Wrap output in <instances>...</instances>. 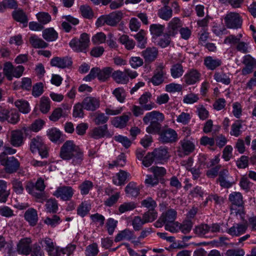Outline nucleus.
<instances>
[{
	"label": "nucleus",
	"instance_id": "1",
	"mask_svg": "<svg viewBox=\"0 0 256 256\" xmlns=\"http://www.w3.org/2000/svg\"><path fill=\"white\" fill-rule=\"evenodd\" d=\"M60 156L64 160H72V164L74 166L80 164L84 159L82 151L72 140H67L63 144Z\"/></svg>",
	"mask_w": 256,
	"mask_h": 256
},
{
	"label": "nucleus",
	"instance_id": "2",
	"mask_svg": "<svg viewBox=\"0 0 256 256\" xmlns=\"http://www.w3.org/2000/svg\"><path fill=\"white\" fill-rule=\"evenodd\" d=\"M164 119V115L156 110L148 112L143 118L144 122L150 124L146 128V131L148 134H155L159 131L160 128V122Z\"/></svg>",
	"mask_w": 256,
	"mask_h": 256
},
{
	"label": "nucleus",
	"instance_id": "3",
	"mask_svg": "<svg viewBox=\"0 0 256 256\" xmlns=\"http://www.w3.org/2000/svg\"><path fill=\"white\" fill-rule=\"evenodd\" d=\"M90 36L86 33H82L80 38H74L69 42L72 49L76 52H86L89 46Z\"/></svg>",
	"mask_w": 256,
	"mask_h": 256
},
{
	"label": "nucleus",
	"instance_id": "4",
	"mask_svg": "<svg viewBox=\"0 0 256 256\" xmlns=\"http://www.w3.org/2000/svg\"><path fill=\"white\" fill-rule=\"evenodd\" d=\"M138 76V72L129 68H126L124 71L118 70L112 74V78L119 84H124L128 83L129 79H134Z\"/></svg>",
	"mask_w": 256,
	"mask_h": 256
},
{
	"label": "nucleus",
	"instance_id": "5",
	"mask_svg": "<svg viewBox=\"0 0 256 256\" xmlns=\"http://www.w3.org/2000/svg\"><path fill=\"white\" fill-rule=\"evenodd\" d=\"M24 67L22 66H14L11 62H6L4 64L3 72L4 76L9 80H12L14 77L20 78L24 72Z\"/></svg>",
	"mask_w": 256,
	"mask_h": 256
},
{
	"label": "nucleus",
	"instance_id": "6",
	"mask_svg": "<svg viewBox=\"0 0 256 256\" xmlns=\"http://www.w3.org/2000/svg\"><path fill=\"white\" fill-rule=\"evenodd\" d=\"M32 128L30 127L23 128L22 130H16L11 132L10 144L14 146H20L22 144L23 133L26 136H31Z\"/></svg>",
	"mask_w": 256,
	"mask_h": 256
},
{
	"label": "nucleus",
	"instance_id": "7",
	"mask_svg": "<svg viewBox=\"0 0 256 256\" xmlns=\"http://www.w3.org/2000/svg\"><path fill=\"white\" fill-rule=\"evenodd\" d=\"M224 20L228 28L238 29L242 26V20L238 13L230 12L226 16Z\"/></svg>",
	"mask_w": 256,
	"mask_h": 256
},
{
	"label": "nucleus",
	"instance_id": "8",
	"mask_svg": "<svg viewBox=\"0 0 256 256\" xmlns=\"http://www.w3.org/2000/svg\"><path fill=\"white\" fill-rule=\"evenodd\" d=\"M74 194V190L70 186H58L53 192L52 195L64 201L71 200Z\"/></svg>",
	"mask_w": 256,
	"mask_h": 256
},
{
	"label": "nucleus",
	"instance_id": "9",
	"mask_svg": "<svg viewBox=\"0 0 256 256\" xmlns=\"http://www.w3.org/2000/svg\"><path fill=\"white\" fill-rule=\"evenodd\" d=\"M201 74L195 68L188 70L182 78V80L188 86L194 85L200 80Z\"/></svg>",
	"mask_w": 256,
	"mask_h": 256
},
{
	"label": "nucleus",
	"instance_id": "10",
	"mask_svg": "<svg viewBox=\"0 0 256 256\" xmlns=\"http://www.w3.org/2000/svg\"><path fill=\"white\" fill-rule=\"evenodd\" d=\"M33 148L36 149L42 158H46L48 156V148L44 143L41 136H37L33 138Z\"/></svg>",
	"mask_w": 256,
	"mask_h": 256
},
{
	"label": "nucleus",
	"instance_id": "11",
	"mask_svg": "<svg viewBox=\"0 0 256 256\" xmlns=\"http://www.w3.org/2000/svg\"><path fill=\"white\" fill-rule=\"evenodd\" d=\"M152 153L154 158L155 164H164L170 156L168 148L164 147L155 148Z\"/></svg>",
	"mask_w": 256,
	"mask_h": 256
},
{
	"label": "nucleus",
	"instance_id": "12",
	"mask_svg": "<svg viewBox=\"0 0 256 256\" xmlns=\"http://www.w3.org/2000/svg\"><path fill=\"white\" fill-rule=\"evenodd\" d=\"M72 64L71 58L68 56H56L51 59L50 64L52 66L65 68L71 66Z\"/></svg>",
	"mask_w": 256,
	"mask_h": 256
},
{
	"label": "nucleus",
	"instance_id": "13",
	"mask_svg": "<svg viewBox=\"0 0 256 256\" xmlns=\"http://www.w3.org/2000/svg\"><path fill=\"white\" fill-rule=\"evenodd\" d=\"M247 229L246 224H234L232 227L227 228L226 232L232 236L238 237L244 234Z\"/></svg>",
	"mask_w": 256,
	"mask_h": 256
},
{
	"label": "nucleus",
	"instance_id": "14",
	"mask_svg": "<svg viewBox=\"0 0 256 256\" xmlns=\"http://www.w3.org/2000/svg\"><path fill=\"white\" fill-rule=\"evenodd\" d=\"M164 69L162 64H160L156 66L154 75L150 80L154 86H158L164 82V76L166 74V72Z\"/></svg>",
	"mask_w": 256,
	"mask_h": 256
},
{
	"label": "nucleus",
	"instance_id": "15",
	"mask_svg": "<svg viewBox=\"0 0 256 256\" xmlns=\"http://www.w3.org/2000/svg\"><path fill=\"white\" fill-rule=\"evenodd\" d=\"M91 136L94 139H100L104 137L110 138L112 134L108 130V124L98 126L92 129L90 133Z\"/></svg>",
	"mask_w": 256,
	"mask_h": 256
},
{
	"label": "nucleus",
	"instance_id": "16",
	"mask_svg": "<svg viewBox=\"0 0 256 256\" xmlns=\"http://www.w3.org/2000/svg\"><path fill=\"white\" fill-rule=\"evenodd\" d=\"M32 240L30 238L22 239L17 245V251L20 254L28 255L32 250Z\"/></svg>",
	"mask_w": 256,
	"mask_h": 256
},
{
	"label": "nucleus",
	"instance_id": "17",
	"mask_svg": "<svg viewBox=\"0 0 256 256\" xmlns=\"http://www.w3.org/2000/svg\"><path fill=\"white\" fill-rule=\"evenodd\" d=\"M158 50L155 47H148L141 52V56L146 63H151L154 61L158 56Z\"/></svg>",
	"mask_w": 256,
	"mask_h": 256
},
{
	"label": "nucleus",
	"instance_id": "18",
	"mask_svg": "<svg viewBox=\"0 0 256 256\" xmlns=\"http://www.w3.org/2000/svg\"><path fill=\"white\" fill-rule=\"evenodd\" d=\"M84 108L87 110L94 111L100 106V100L98 98L92 97H86L82 102Z\"/></svg>",
	"mask_w": 256,
	"mask_h": 256
},
{
	"label": "nucleus",
	"instance_id": "19",
	"mask_svg": "<svg viewBox=\"0 0 256 256\" xmlns=\"http://www.w3.org/2000/svg\"><path fill=\"white\" fill-rule=\"evenodd\" d=\"M46 136L48 139L54 143H61L64 141L62 134L56 128H52L46 130Z\"/></svg>",
	"mask_w": 256,
	"mask_h": 256
},
{
	"label": "nucleus",
	"instance_id": "20",
	"mask_svg": "<svg viewBox=\"0 0 256 256\" xmlns=\"http://www.w3.org/2000/svg\"><path fill=\"white\" fill-rule=\"evenodd\" d=\"M204 64L208 70H214L222 64L221 60L211 56L204 58Z\"/></svg>",
	"mask_w": 256,
	"mask_h": 256
},
{
	"label": "nucleus",
	"instance_id": "21",
	"mask_svg": "<svg viewBox=\"0 0 256 256\" xmlns=\"http://www.w3.org/2000/svg\"><path fill=\"white\" fill-rule=\"evenodd\" d=\"M182 26L180 19L178 18H173L168 24V33L169 35L174 36Z\"/></svg>",
	"mask_w": 256,
	"mask_h": 256
},
{
	"label": "nucleus",
	"instance_id": "22",
	"mask_svg": "<svg viewBox=\"0 0 256 256\" xmlns=\"http://www.w3.org/2000/svg\"><path fill=\"white\" fill-rule=\"evenodd\" d=\"M177 138L178 134L172 128L166 130L160 134V139L164 142H174Z\"/></svg>",
	"mask_w": 256,
	"mask_h": 256
},
{
	"label": "nucleus",
	"instance_id": "23",
	"mask_svg": "<svg viewBox=\"0 0 256 256\" xmlns=\"http://www.w3.org/2000/svg\"><path fill=\"white\" fill-rule=\"evenodd\" d=\"M180 148L184 154L188 155L195 150V144L190 140L184 138L180 142Z\"/></svg>",
	"mask_w": 256,
	"mask_h": 256
},
{
	"label": "nucleus",
	"instance_id": "24",
	"mask_svg": "<svg viewBox=\"0 0 256 256\" xmlns=\"http://www.w3.org/2000/svg\"><path fill=\"white\" fill-rule=\"evenodd\" d=\"M4 164L5 170L7 173L12 174L18 170L20 167V162L14 156H10Z\"/></svg>",
	"mask_w": 256,
	"mask_h": 256
},
{
	"label": "nucleus",
	"instance_id": "25",
	"mask_svg": "<svg viewBox=\"0 0 256 256\" xmlns=\"http://www.w3.org/2000/svg\"><path fill=\"white\" fill-rule=\"evenodd\" d=\"M129 115L124 114L121 116L114 117L112 121V124L116 128H123L126 126L127 122L130 120Z\"/></svg>",
	"mask_w": 256,
	"mask_h": 256
},
{
	"label": "nucleus",
	"instance_id": "26",
	"mask_svg": "<svg viewBox=\"0 0 256 256\" xmlns=\"http://www.w3.org/2000/svg\"><path fill=\"white\" fill-rule=\"evenodd\" d=\"M130 176V174L121 170L112 178L113 183L116 186L124 185L126 179Z\"/></svg>",
	"mask_w": 256,
	"mask_h": 256
},
{
	"label": "nucleus",
	"instance_id": "27",
	"mask_svg": "<svg viewBox=\"0 0 256 256\" xmlns=\"http://www.w3.org/2000/svg\"><path fill=\"white\" fill-rule=\"evenodd\" d=\"M42 36L47 42H53L58 38V34L53 28H48L42 30Z\"/></svg>",
	"mask_w": 256,
	"mask_h": 256
},
{
	"label": "nucleus",
	"instance_id": "28",
	"mask_svg": "<svg viewBox=\"0 0 256 256\" xmlns=\"http://www.w3.org/2000/svg\"><path fill=\"white\" fill-rule=\"evenodd\" d=\"M214 80L218 82L228 85L230 83L231 80L229 73H224L222 71L216 72L214 75Z\"/></svg>",
	"mask_w": 256,
	"mask_h": 256
},
{
	"label": "nucleus",
	"instance_id": "29",
	"mask_svg": "<svg viewBox=\"0 0 256 256\" xmlns=\"http://www.w3.org/2000/svg\"><path fill=\"white\" fill-rule=\"evenodd\" d=\"M151 94L150 93L146 92L144 94L139 98L140 104L143 106V108L146 110H150L154 107V104H147L150 100Z\"/></svg>",
	"mask_w": 256,
	"mask_h": 256
},
{
	"label": "nucleus",
	"instance_id": "30",
	"mask_svg": "<svg viewBox=\"0 0 256 256\" xmlns=\"http://www.w3.org/2000/svg\"><path fill=\"white\" fill-rule=\"evenodd\" d=\"M125 192L128 196L136 197L140 194V188L136 182H131L126 186Z\"/></svg>",
	"mask_w": 256,
	"mask_h": 256
},
{
	"label": "nucleus",
	"instance_id": "31",
	"mask_svg": "<svg viewBox=\"0 0 256 256\" xmlns=\"http://www.w3.org/2000/svg\"><path fill=\"white\" fill-rule=\"evenodd\" d=\"M106 16L108 18V25L114 26L121 20L122 14L120 11H116L106 15Z\"/></svg>",
	"mask_w": 256,
	"mask_h": 256
},
{
	"label": "nucleus",
	"instance_id": "32",
	"mask_svg": "<svg viewBox=\"0 0 256 256\" xmlns=\"http://www.w3.org/2000/svg\"><path fill=\"white\" fill-rule=\"evenodd\" d=\"M10 194V190L8 188L6 182L4 180H0V202L5 203Z\"/></svg>",
	"mask_w": 256,
	"mask_h": 256
},
{
	"label": "nucleus",
	"instance_id": "33",
	"mask_svg": "<svg viewBox=\"0 0 256 256\" xmlns=\"http://www.w3.org/2000/svg\"><path fill=\"white\" fill-rule=\"evenodd\" d=\"M91 210V204L88 201L82 202L77 208V214L82 217L86 216Z\"/></svg>",
	"mask_w": 256,
	"mask_h": 256
},
{
	"label": "nucleus",
	"instance_id": "34",
	"mask_svg": "<svg viewBox=\"0 0 256 256\" xmlns=\"http://www.w3.org/2000/svg\"><path fill=\"white\" fill-rule=\"evenodd\" d=\"M46 210L49 213H56L58 210V201L54 198H50L46 201Z\"/></svg>",
	"mask_w": 256,
	"mask_h": 256
},
{
	"label": "nucleus",
	"instance_id": "35",
	"mask_svg": "<svg viewBox=\"0 0 256 256\" xmlns=\"http://www.w3.org/2000/svg\"><path fill=\"white\" fill-rule=\"evenodd\" d=\"M14 104L19 111L24 114H28L30 110V104L26 100H18L14 102Z\"/></svg>",
	"mask_w": 256,
	"mask_h": 256
},
{
	"label": "nucleus",
	"instance_id": "36",
	"mask_svg": "<svg viewBox=\"0 0 256 256\" xmlns=\"http://www.w3.org/2000/svg\"><path fill=\"white\" fill-rule=\"evenodd\" d=\"M133 232L129 229L120 231L115 237V242H118L124 240H130L132 238Z\"/></svg>",
	"mask_w": 256,
	"mask_h": 256
},
{
	"label": "nucleus",
	"instance_id": "37",
	"mask_svg": "<svg viewBox=\"0 0 256 256\" xmlns=\"http://www.w3.org/2000/svg\"><path fill=\"white\" fill-rule=\"evenodd\" d=\"M158 16L160 18L168 20L172 17V10L168 6H163L158 10Z\"/></svg>",
	"mask_w": 256,
	"mask_h": 256
},
{
	"label": "nucleus",
	"instance_id": "38",
	"mask_svg": "<svg viewBox=\"0 0 256 256\" xmlns=\"http://www.w3.org/2000/svg\"><path fill=\"white\" fill-rule=\"evenodd\" d=\"M112 71V68L110 67H106L102 69L98 68V78L102 82L106 80L110 77Z\"/></svg>",
	"mask_w": 256,
	"mask_h": 256
},
{
	"label": "nucleus",
	"instance_id": "39",
	"mask_svg": "<svg viewBox=\"0 0 256 256\" xmlns=\"http://www.w3.org/2000/svg\"><path fill=\"white\" fill-rule=\"evenodd\" d=\"M50 100L48 97L42 96L40 102V110L44 114H47L50 109Z\"/></svg>",
	"mask_w": 256,
	"mask_h": 256
},
{
	"label": "nucleus",
	"instance_id": "40",
	"mask_svg": "<svg viewBox=\"0 0 256 256\" xmlns=\"http://www.w3.org/2000/svg\"><path fill=\"white\" fill-rule=\"evenodd\" d=\"M176 212L174 210L170 209L166 212H163L160 216L164 219V222H165V224H166V223L172 222L175 220L176 218Z\"/></svg>",
	"mask_w": 256,
	"mask_h": 256
},
{
	"label": "nucleus",
	"instance_id": "41",
	"mask_svg": "<svg viewBox=\"0 0 256 256\" xmlns=\"http://www.w3.org/2000/svg\"><path fill=\"white\" fill-rule=\"evenodd\" d=\"M229 200L234 205L240 206L243 203L242 196L240 192H233L229 196Z\"/></svg>",
	"mask_w": 256,
	"mask_h": 256
},
{
	"label": "nucleus",
	"instance_id": "42",
	"mask_svg": "<svg viewBox=\"0 0 256 256\" xmlns=\"http://www.w3.org/2000/svg\"><path fill=\"white\" fill-rule=\"evenodd\" d=\"M94 184L92 182L88 180H85L78 186L81 194L86 195L89 192L92 190Z\"/></svg>",
	"mask_w": 256,
	"mask_h": 256
},
{
	"label": "nucleus",
	"instance_id": "43",
	"mask_svg": "<svg viewBox=\"0 0 256 256\" xmlns=\"http://www.w3.org/2000/svg\"><path fill=\"white\" fill-rule=\"evenodd\" d=\"M184 70L183 66L180 64H176L172 66L170 68V73L172 76L174 78H176L182 76L184 74Z\"/></svg>",
	"mask_w": 256,
	"mask_h": 256
},
{
	"label": "nucleus",
	"instance_id": "44",
	"mask_svg": "<svg viewBox=\"0 0 256 256\" xmlns=\"http://www.w3.org/2000/svg\"><path fill=\"white\" fill-rule=\"evenodd\" d=\"M164 26L160 24H152L150 26V30L153 37L160 36L164 32Z\"/></svg>",
	"mask_w": 256,
	"mask_h": 256
},
{
	"label": "nucleus",
	"instance_id": "45",
	"mask_svg": "<svg viewBox=\"0 0 256 256\" xmlns=\"http://www.w3.org/2000/svg\"><path fill=\"white\" fill-rule=\"evenodd\" d=\"M12 16L14 20L17 22H20L24 24H27L28 18L26 14L20 10L14 11L12 12ZM26 24L24 25L26 26Z\"/></svg>",
	"mask_w": 256,
	"mask_h": 256
},
{
	"label": "nucleus",
	"instance_id": "46",
	"mask_svg": "<svg viewBox=\"0 0 256 256\" xmlns=\"http://www.w3.org/2000/svg\"><path fill=\"white\" fill-rule=\"evenodd\" d=\"M194 233L200 236H204L209 232L208 224H200L195 226L194 229Z\"/></svg>",
	"mask_w": 256,
	"mask_h": 256
},
{
	"label": "nucleus",
	"instance_id": "47",
	"mask_svg": "<svg viewBox=\"0 0 256 256\" xmlns=\"http://www.w3.org/2000/svg\"><path fill=\"white\" fill-rule=\"evenodd\" d=\"M135 38L138 42V46L140 48H144L146 47V38L145 32L141 30L134 36Z\"/></svg>",
	"mask_w": 256,
	"mask_h": 256
},
{
	"label": "nucleus",
	"instance_id": "48",
	"mask_svg": "<svg viewBox=\"0 0 256 256\" xmlns=\"http://www.w3.org/2000/svg\"><path fill=\"white\" fill-rule=\"evenodd\" d=\"M120 42L122 44H124L125 48L128 50L133 49L135 46V42L132 39H130L128 36L125 34L120 37Z\"/></svg>",
	"mask_w": 256,
	"mask_h": 256
},
{
	"label": "nucleus",
	"instance_id": "49",
	"mask_svg": "<svg viewBox=\"0 0 256 256\" xmlns=\"http://www.w3.org/2000/svg\"><path fill=\"white\" fill-rule=\"evenodd\" d=\"M158 212L156 210H148L142 215V218L145 223L152 222L156 219Z\"/></svg>",
	"mask_w": 256,
	"mask_h": 256
},
{
	"label": "nucleus",
	"instance_id": "50",
	"mask_svg": "<svg viewBox=\"0 0 256 256\" xmlns=\"http://www.w3.org/2000/svg\"><path fill=\"white\" fill-rule=\"evenodd\" d=\"M36 18L38 22L44 26L49 23L52 20L50 15L46 12H40L36 14Z\"/></svg>",
	"mask_w": 256,
	"mask_h": 256
},
{
	"label": "nucleus",
	"instance_id": "51",
	"mask_svg": "<svg viewBox=\"0 0 256 256\" xmlns=\"http://www.w3.org/2000/svg\"><path fill=\"white\" fill-rule=\"evenodd\" d=\"M112 94L119 102L122 103L124 102L126 94L124 90L122 88H116L112 92Z\"/></svg>",
	"mask_w": 256,
	"mask_h": 256
},
{
	"label": "nucleus",
	"instance_id": "52",
	"mask_svg": "<svg viewBox=\"0 0 256 256\" xmlns=\"http://www.w3.org/2000/svg\"><path fill=\"white\" fill-rule=\"evenodd\" d=\"M240 187L246 192H248L252 186V183L250 182L246 175L242 176L240 180Z\"/></svg>",
	"mask_w": 256,
	"mask_h": 256
},
{
	"label": "nucleus",
	"instance_id": "53",
	"mask_svg": "<svg viewBox=\"0 0 256 256\" xmlns=\"http://www.w3.org/2000/svg\"><path fill=\"white\" fill-rule=\"evenodd\" d=\"M20 120V114L16 110H8L7 122L12 124H16Z\"/></svg>",
	"mask_w": 256,
	"mask_h": 256
},
{
	"label": "nucleus",
	"instance_id": "54",
	"mask_svg": "<svg viewBox=\"0 0 256 256\" xmlns=\"http://www.w3.org/2000/svg\"><path fill=\"white\" fill-rule=\"evenodd\" d=\"M242 37V34H238L236 36L230 34L225 38L224 43L230 45H235L240 41Z\"/></svg>",
	"mask_w": 256,
	"mask_h": 256
},
{
	"label": "nucleus",
	"instance_id": "55",
	"mask_svg": "<svg viewBox=\"0 0 256 256\" xmlns=\"http://www.w3.org/2000/svg\"><path fill=\"white\" fill-rule=\"evenodd\" d=\"M242 128V122L240 120H236L235 122L232 125L230 134L236 137L238 136L242 133L240 130Z\"/></svg>",
	"mask_w": 256,
	"mask_h": 256
},
{
	"label": "nucleus",
	"instance_id": "56",
	"mask_svg": "<svg viewBox=\"0 0 256 256\" xmlns=\"http://www.w3.org/2000/svg\"><path fill=\"white\" fill-rule=\"evenodd\" d=\"M48 44L42 39L33 35V48H44L48 46Z\"/></svg>",
	"mask_w": 256,
	"mask_h": 256
},
{
	"label": "nucleus",
	"instance_id": "57",
	"mask_svg": "<svg viewBox=\"0 0 256 256\" xmlns=\"http://www.w3.org/2000/svg\"><path fill=\"white\" fill-rule=\"evenodd\" d=\"M196 108V112L201 120H204L208 118L209 112L203 105H198Z\"/></svg>",
	"mask_w": 256,
	"mask_h": 256
},
{
	"label": "nucleus",
	"instance_id": "58",
	"mask_svg": "<svg viewBox=\"0 0 256 256\" xmlns=\"http://www.w3.org/2000/svg\"><path fill=\"white\" fill-rule=\"evenodd\" d=\"M61 222L60 218L57 215H53L52 218L47 217L44 220V222L52 228H54Z\"/></svg>",
	"mask_w": 256,
	"mask_h": 256
},
{
	"label": "nucleus",
	"instance_id": "59",
	"mask_svg": "<svg viewBox=\"0 0 256 256\" xmlns=\"http://www.w3.org/2000/svg\"><path fill=\"white\" fill-rule=\"evenodd\" d=\"M149 170L158 179L164 176L166 174V170L163 167L153 166L149 169Z\"/></svg>",
	"mask_w": 256,
	"mask_h": 256
},
{
	"label": "nucleus",
	"instance_id": "60",
	"mask_svg": "<svg viewBox=\"0 0 256 256\" xmlns=\"http://www.w3.org/2000/svg\"><path fill=\"white\" fill-rule=\"evenodd\" d=\"M118 221L112 218H108L106 223V228L110 235H112L117 226Z\"/></svg>",
	"mask_w": 256,
	"mask_h": 256
},
{
	"label": "nucleus",
	"instance_id": "61",
	"mask_svg": "<svg viewBox=\"0 0 256 256\" xmlns=\"http://www.w3.org/2000/svg\"><path fill=\"white\" fill-rule=\"evenodd\" d=\"M136 208V204L134 202H124L119 206L118 210L120 214H123L132 210Z\"/></svg>",
	"mask_w": 256,
	"mask_h": 256
},
{
	"label": "nucleus",
	"instance_id": "62",
	"mask_svg": "<svg viewBox=\"0 0 256 256\" xmlns=\"http://www.w3.org/2000/svg\"><path fill=\"white\" fill-rule=\"evenodd\" d=\"M120 198V193L116 192L104 201V204L108 207L113 206Z\"/></svg>",
	"mask_w": 256,
	"mask_h": 256
},
{
	"label": "nucleus",
	"instance_id": "63",
	"mask_svg": "<svg viewBox=\"0 0 256 256\" xmlns=\"http://www.w3.org/2000/svg\"><path fill=\"white\" fill-rule=\"evenodd\" d=\"M75 248V246L73 245L68 246L65 248H60L58 256H73Z\"/></svg>",
	"mask_w": 256,
	"mask_h": 256
},
{
	"label": "nucleus",
	"instance_id": "64",
	"mask_svg": "<svg viewBox=\"0 0 256 256\" xmlns=\"http://www.w3.org/2000/svg\"><path fill=\"white\" fill-rule=\"evenodd\" d=\"M98 252V246L96 243H93L88 246L86 248V256H96Z\"/></svg>",
	"mask_w": 256,
	"mask_h": 256
}]
</instances>
